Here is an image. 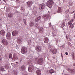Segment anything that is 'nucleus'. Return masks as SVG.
I'll use <instances>...</instances> for the list:
<instances>
[{"instance_id":"1","label":"nucleus","mask_w":75,"mask_h":75,"mask_svg":"<svg viewBox=\"0 0 75 75\" xmlns=\"http://www.w3.org/2000/svg\"><path fill=\"white\" fill-rule=\"evenodd\" d=\"M35 27L38 28L39 30V33H41V34H42V33H43V31H44V30H46V28H45V27L43 28V27H42L40 28V26H39V25L37 23H36L35 24Z\"/></svg>"},{"instance_id":"2","label":"nucleus","mask_w":75,"mask_h":75,"mask_svg":"<svg viewBox=\"0 0 75 75\" xmlns=\"http://www.w3.org/2000/svg\"><path fill=\"white\" fill-rule=\"evenodd\" d=\"M54 4V1L52 0H49L46 3V6L49 8H51Z\"/></svg>"},{"instance_id":"3","label":"nucleus","mask_w":75,"mask_h":75,"mask_svg":"<svg viewBox=\"0 0 75 75\" xmlns=\"http://www.w3.org/2000/svg\"><path fill=\"white\" fill-rule=\"evenodd\" d=\"M74 19H71L70 21L68 23V25H70V28H71V29H72V28H74V27L75 25V24H74V23H73L72 24V22H74Z\"/></svg>"},{"instance_id":"4","label":"nucleus","mask_w":75,"mask_h":75,"mask_svg":"<svg viewBox=\"0 0 75 75\" xmlns=\"http://www.w3.org/2000/svg\"><path fill=\"white\" fill-rule=\"evenodd\" d=\"M46 6V5L45 4L43 3L42 4H40L39 6V10H40V11H43V10L45 9V6Z\"/></svg>"},{"instance_id":"5","label":"nucleus","mask_w":75,"mask_h":75,"mask_svg":"<svg viewBox=\"0 0 75 75\" xmlns=\"http://www.w3.org/2000/svg\"><path fill=\"white\" fill-rule=\"evenodd\" d=\"M35 59H38V61H37V63L39 65H42L43 63V59L42 58H40L39 59L37 57L35 58Z\"/></svg>"},{"instance_id":"6","label":"nucleus","mask_w":75,"mask_h":75,"mask_svg":"<svg viewBox=\"0 0 75 75\" xmlns=\"http://www.w3.org/2000/svg\"><path fill=\"white\" fill-rule=\"evenodd\" d=\"M27 52V48L25 47H23L22 48L21 52L22 54H26Z\"/></svg>"},{"instance_id":"7","label":"nucleus","mask_w":75,"mask_h":75,"mask_svg":"<svg viewBox=\"0 0 75 75\" xmlns=\"http://www.w3.org/2000/svg\"><path fill=\"white\" fill-rule=\"evenodd\" d=\"M34 69V67L33 66V65H30L29 66V67L28 68V70L31 72H32L33 70Z\"/></svg>"},{"instance_id":"8","label":"nucleus","mask_w":75,"mask_h":75,"mask_svg":"<svg viewBox=\"0 0 75 75\" xmlns=\"http://www.w3.org/2000/svg\"><path fill=\"white\" fill-rule=\"evenodd\" d=\"M6 37L8 40H11V35L10 33H8L6 34Z\"/></svg>"},{"instance_id":"9","label":"nucleus","mask_w":75,"mask_h":75,"mask_svg":"<svg viewBox=\"0 0 75 75\" xmlns=\"http://www.w3.org/2000/svg\"><path fill=\"white\" fill-rule=\"evenodd\" d=\"M36 50L38 52H40L42 51V49L41 48V47L40 46H38L35 47Z\"/></svg>"},{"instance_id":"10","label":"nucleus","mask_w":75,"mask_h":75,"mask_svg":"<svg viewBox=\"0 0 75 75\" xmlns=\"http://www.w3.org/2000/svg\"><path fill=\"white\" fill-rule=\"evenodd\" d=\"M18 31L17 30H15L13 31L12 33V35L13 36H16L18 34Z\"/></svg>"},{"instance_id":"11","label":"nucleus","mask_w":75,"mask_h":75,"mask_svg":"<svg viewBox=\"0 0 75 75\" xmlns=\"http://www.w3.org/2000/svg\"><path fill=\"white\" fill-rule=\"evenodd\" d=\"M2 42L3 44L5 45H7L8 44V42H7V41L6 39H3L2 40Z\"/></svg>"},{"instance_id":"12","label":"nucleus","mask_w":75,"mask_h":75,"mask_svg":"<svg viewBox=\"0 0 75 75\" xmlns=\"http://www.w3.org/2000/svg\"><path fill=\"white\" fill-rule=\"evenodd\" d=\"M65 22H66L65 20H64L63 21V23L61 25L62 28H63L65 25Z\"/></svg>"},{"instance_id":"13","label":"nucleus","mask_w":75,"mask_h":75,"mask_svg":"<svg viewBox=\"0 0 75 75\" xmlns=\"http://www.w3.org/2000/svg\"><path fill=\"white\" fill-rule=\"evenodd\" d=\"M27 5L28 7H30L31 5L33 4V2L32 1H29L27 3Z\"/></svg>"},{"instance_id":"14","label":"nucleus","mask_w":75,"mask_h":75,"mask_svg":"<svg viewBox=\"0 0 75 75\" xmlns=\"http://www.w3.org/2000/svg\"><path fill=\"white\" fill-rule=\"evenodd\" d=\"M44 41L45 43H48V38L47 37H45L44 38Z\"/></svg>"},{"instance_id":"15","label":"nucleus","mask_w":75,"mask_h":75,"mask_svg":"<svg viewBox=\"0 0 75 75\" xmlns=\"http://www.w3.org/2000/svg\"><path fill=\"white\" fill-rule=\"evenodd\" d=\"M0 34L1 35H5V31L3 30H1Z\"/></svg>"},{"instance_id":"16","label":"nucleus","mask_w":75,"mask_h":75,"mask_svg":"<svg viewBox=\"0 0 75 75\" xmlns=\"http://www.w3.org/2000/svg\"><path fill=\"white\" fill-rule=\"evenodd\" d=\"M49 15H43V17L44 18H46V19H48V18H49Z\"/></svg>"},{"instance_id":"17","label":"nucleus","mask_w":75,"mask_h":75,"mask_svg":"<svg viewBox=\"0 0 75 75\" xmlns=\"http://www.w3.org/2000/svg\"><path fill=\"white\" fill-rule=\"evenodd\" d=\"M41 16H40L38 17H37L35 19V22H38L41 19Z\"/></svg>"},{"instance_id":"18","label":"nucleus","mask_w":75,"mask_h":75,"mask_svg":"<svg viewBox=\"0 0 75 75\" xmlns=\"http://www.w3.org/2000/svg\"><path fill=\"white\" fill-rule=\"evenodd\" d=\"M52 52L53 54H55L57 52V49H54L52 50Z\"/></svg>"},{"instance_id":"19","label":"nucleus","mask_w":75,"mask_h":75,"mask_svg":"<svg viewBox=\"0 0 75 75\" xmlns=\"http://www.w3.org/2000/svg\"><path fill=\"white\" fill-rule=\"evenodd\" d=\"M36 72L38 75H41V72L40 70H37Z\"/></svg>"},{"instance_id":"20","label":"nucleus","mask_w":75,"mask_h":75,"mask_svg":"<svg viewBox=\"0 0 75 75\" xmlns=\"http://www.w3.org/2000/svg\"><path fill=\"white\" fill-rule=\"evenodd\" d=\"M53 46H51V45H50L48 47V49H49V50H50L51 51H52V49H53Z\"/></svg>"},{"instance_id":"21","label":"nucleus","mask_w":75,"mask_h":75,"mask_svg":"<svg viewBox=\"0 0 75 75\" xmlns=\"http://www.w3.org/2000/svg\"><path fill=\"white\" fill-rule=\"evenodd\" d=\"M13 16V13H10L8 14V17L9 18H11V17H12Z\"/></svg>"},{"instance_id":"22","label":"nucleus","mask_w":75,"mask_h":75,"mask_svg":"<svg viewBox=\"0 0 75 75\" xmlns=\"http://www.w3.org/2000/svg\"><path fill=\"white\" fill-rule=\"evenodd\" d=\"M21 69L22 71H25V67L24 66H22L21 67Z\"/></svg>"},{"instance_id":"23","label":"nucleus","mask_w":75,"mask_h":75,"mask_svg":"<svg viewBox=\"0 0 75 75\" xmlns=\"http://www.w3.org/2000/svg\"><path fill=\"white\" fill-rule=\"evenodd\" d=\"M49 72L50 74H53V73H54V72H55L54 70L53 69L50 70Z\"/></svg>"},{"instance_id":"24","label":"nucleus","mask_w":75,"mask_h":75,"mask_svg":"<svg viewBox=\"0 0 75 75\" xmlns=\"http://www.w3.org/2000/svg\"><path fill=\"white\" fill-rule=\"evenodd\" d=\"M58 13H60L62 11V10L61 9V7H58Z\"/></svg>"},{"instance_id":"25","label":"nucleus","mask_w":75,"mask_h":75,"mask_svg":"<svg viewBox=\"0 0 75 75\" xmlns=\"http://www.w3.org/2000/svg\"><path fill=\"white\" fill-rule=\"evenodd\" d=\"M27 64H31V60H29L27 61Z\"/></svg>"},{"instance_id":"26","label":"nucleus","mask_w":75,"mask_h":75,"mask_svg":"<svg viewBox=\"0 0 75 75\" xmlns=\"http://www.w3.org/2000/svg\"><path fill=\"white\" fill-rule=\"evenodd\" d=\"M0 70L1 71H4V68H3V66H1L0 68Z\"/></svg>"},{"instance_id":"27","label":"nucleus","mask_w":75,"mask_h":75,"mask_svg":"<svg viewBox=\"0 0 75 75\" xmlns=\"http://www.w3.org/2000/svg\"><path fill=\"white\" fill-rule=\"evenodd\" d=\"M29 25L30 27H33L34 26V23L32 22L30 23Z\"/></svg>"},{"instance_id":"28","label":"nucleus","mask_w":75,"mask_h":75,"mask_svg":"<svg viewBox=\"0 0 75 75\" xmlns=\"http://www.w3.org/2000/svg\"><path fill=\"white\" fill-rule=\"evenodd\" d=\"M17 42L18 43H19V44H20L21 43V39L18 38L17 39Z\"/></svg>"},{"instance_id":"29","label":"nucleus","mask_w":75,"mask_h":75,"mask_svg":"<svg viewBox=\"0 0 75 75\" xmlns=\"http://www.w3.org/2000/svg\"><path fill=\"white\" fill-rule=\"evenodd\" d=\"M12 57H13V54L11 53L9 54V58H11Z\"/></svg>"},{"instance_id":"30","label":"nucleus","mask_w":75,"mask_h":75,"mask_svg":"<svg viewBox=\"0 0 75 75\" xmlns=\"http://www.w3.org/2000/svg\"><path fill=\"white\" fill-rule=\"evenodd\" d=\"M75 72V70L74 69H71V73H74V72Z\"/></svg>"},{"instance_id":"31","label":"nucleus","mask_w":75,"mask_h":75,"mask_svg":"<svg viewBox=\"0 0 75 75\" xmlns=\"http://www.w3.org/2000/svg\"><path fill=\"white\" fill-rule=\"evenodd\" d=\"M4 67L5 68H6V69H7L8 68V65H6V64L5 66Z\"/></svg>"},{"instance_id":"32","label":"nucleus","mask_w":75,"mask_h":75,"mask_svg":"<svg viewBox=\"0 0 75 75\" xmlns=\"http://www.w3.org/2000/svg\"><path fill=\"white\" fill-rule=\"evenodd\" d=\"M72 70L71 69H67V70L69 72H71V70Z\"/></svg>"},{"instance_id":"33","label":"nucleus","mask_w":75,"mask_h":75,"mask_svg":"<svg viewBox=\"0 0 75 75\" xmlns=\"http://www.w3.org/2000/svg\"><path fill=\"white\" fill-rule=\"evenodd\" d=\"M23 22H24V24H25V25H26V20L25 19H24V20H23Z\"/></svg>"},{"instance_id":"34","label":"nucleus","mask_w":75,"mask_h":75,"mask_svg":"<svg viewBox=\"0 0 75 75\" xmlns=\"http://www.w3.org/2000/svg\"><path fill=\"white\" fill-rule=\"evenodd\" d=\"M60 47L61 48H64V45H62V46H60Z\"/></svg>"},{"instance_id":"35","label":"nucleus","mask_w":75,"mask_h":75,"mask_svg":"<svg viewBox=\"0 0 75 75\" xmlns=\"http://www.w3.org/2000/svg\"><path fill=\"white\" fill-rule=\"evenodd\" d=\"M68 12H69V9H68L66 11H65V13L67 14L68 13Z\"/></svg>"},{"instance_id":"36","label":"nucleus","mask_w":75,"mask_h":75,"mask_svg":"<svg viewBox=\"0 0 75 75\" xmlns=\"http://www.w3.org/2000/svg\"><path fill=\"white\" fill-rule=\"evenodd\" d=\"M71 56L73 57V58H74L75 57V56L73 54H71Z\"/></svg>"},{"instance_id":"37","label":"nucleus","mask_w":75,"mask_h":75,"mask_svg":"<svg viewBox=\"0 0 75 75\" xmlns=\"http://www.w3.org/2000/svg\"><path fill=\"white\" fill-rule=\"evenodd\" d=\"M69 17V16L68 15H67L66 16V18H68Z\"/></svg>"},{"instance_id":"38","label":"nucleus","mask_w":75,"mask_h":75,"mask_svg":"<svg viewBox=\"0 0 75 75\" xmlns=\"http://www.w3.org/2000/svg\"><path fill=\"white\" fill-rule=\"evenodd\" d=\"M19 60L20 61V62H21L23 61V59H22V58H20L19 59Z\"/></svg>"},{"instance_id":"39","label":"nucleus","mask_w":75,"mask_h":75,"mask_svg":"<svg viewBox=\"0 0 75 75\" xmlns=\"http://www.w3.org/2000/svg\"><path fill=\"white\" fill-rule=\"evenodd\" d=\"M65 54L66 55H68V53L67 52H66Z\"/></svg>"},{"instance_id":"40","label":"nucleus","mask_w":75,"mask_h":75,"mask_svg":"<svg viewBox=\"0 0 75 75\" xmlns=\"http://www.w3.org/2000/svg\"><path fill=\"white\" fill-rule=\"evenodd\" d=\"M75 13V11L71 12V14H73V13Z\"/></svg>"},{"instance_id":"41","label":"nucleus","mask_w":75,"mask_h":75,"mask_svg":"<svg viewBox=\"0 0 75 75\" xmlns=\"http://www.w3.org/2000/svg\"><path fill=\"white\" fill-rule=\"evenodd\" d=\"M16 64H18V65L19 64H18V62H16Z\"/></svg>"},{"instance_id":"42","label":"nucleus","mask_w":75,"mask_h":75,"mask_svg":"<svg viewBox=\"0 0 75 75\" xmlns=\"http://www.w3.org/2000/svg\"><path fill=\"white\" fill-rule=\"evenodd\" d=\"M1 56L0 55V61H1Z\"/></svg>"},{"instance_id":"43","label":"nucleus","mask_w":75,"mask_h":75,"mask_svg":"<svg viewBox=\"0 0 75 75\" xmlns=\"http://www.w3.org/2000/svg\"><path fill=\"white\" fill-rule=\"evenodd\" d=\"M73 66H74L75 67V63H74V64H73Z\"/></svg>"},{"instance_id":"44","label":"nucleus","mask_w":75,"mask_h":75,"mask_svg":"<svg viewBox=\"0 0 75 75\" xmlns=\"http://www.w3.org/2000/svg\"><path fill=\"white\" fill-rule=\"evenodd\" d=\"M75 13L74 14V18L75 19Z\"/></svg>"},{"instance_id":"45","label":"nucleus","mask_w":75,"mask_h":75,"mask_svg":"<svg viewBox=\"0 0 75 75\" xmlns=\"http://www.w3.org/2000/svg\"><path fill=\"white\" fill-rule=\"evenodd\" d=\"M71 4H72L71 5V6H73V3H71Z\"/></svg>"},{"instance_id":"46","label":"nucleus","mask_w":75,"mask_h":75,"mask_svg":"<svg viewBox=\"0 0 75 75\" xmlns=\"http://www.w3.org/2000/svg\"><path fill=\"white\" fill-rule=\"evenodd\" d=\"M21 10H23V8H21Z\"/></svg>"},{"instance_id":"47","label":"nucleus","mask_w":75,"mask_h":75,"mask_svg":"<svg viewBox=\"0 0 75 75\" xmlns=\"http://www.w3.org/2000/svg\"><path fill=\"white\" fill-rule=\"evenodd\" d=\"M5 2H6V1H5V0H3Z\"/></svg>"},{"instance_id":"48","label":"nucleus","mask_w":75,"mask_h":75,"mask_svg":"<svg viewBox=\"0 0 75 75\" xmlns=\"http://www.w3.org/2000/svg\"><path fill=\"white\" fill-rule=\"evenodd\" d=\"M66 38H67V39H68V38L67 37V36H66Z\"/></svg>"},{"instance_id":"49","label":"nucleus","mask_w":75,"mask_h":75,"mask_svg":"<svg viewBox=\"0 0 75 75\" xmlns=\"http://www.w3.org/2000/svg\"><path fill=\"white\" fill-rule=\"evenodd\" d=\"M1 18H0V20H1Z\"/></svg>"},{"instance_id":"50","label":"nucleus","mask_w":75,"mask_h":75,"mask_svg":"<svg viewBox=\"0 0 75 75\" xmlns=\"http://www.w3.org/2000/svg\"><path fill=\"white\" fill-rule=\"evenodd\" d=\"M1 26V24H0V27Z\"/></svg>"},{"instance_id":"51","label":"nucleus","mask_w":75,"mask_h":75,"mask_svg":"<svg viewBox=\"0 0 75 75\" xmlns=\"http://www.w3.org/2000/svg\"><path fill=\"white\" fill-rule=\"evenodd\" d=\"M62 58H63V57H62Z\"/></svg>"},{"instance_id":"52","label":"nucleus","mask_w":75,"mask_h":75,"mask_svg":"<svg viewBox=\"0 0 75 75\" xmlns=\"http://www.w3.org/2000/svg\"><path fill=\"white\" fill-rule=\"evenodd\" d=\"M16 1H18V0H16Z\"/></svg>"},{"instance_id":"53","label":"nucleus","mask_w":75,"mask_h":75,"mask_svg":"<svg viewBox=\"0 0 75 75\" xmlns=\"http://www.w3.org/2000/svg\"><path fill=\"white\" fill-rule=\"evenodd\" d=\"M0 2H1V1H0Z\"/></svg>"},{"instance_id":"54","label":"nucleus","mask_w":75,"mask_h":75,"mask_svg":"<svg viewBox=\"0 0 75 75\" xmlns=\"http://www.w3.org/2000/svg\"><path fill=\"white\" fill-rule=\"evenodd\" d=\"M11 64H13V63H11Z\"/></svg>"},{"instance_id":"55","label":"nucleus","mask_w":75,"mask_h":75,"mask_svg":"<svg viewBox=\"0 0 75 75\" xmlns=\"http://www.w3.org/2000/svg\"><path fill=\"white\" fill-rule=\"evenodd\" d=\"M0 1H1V0H0Z\"/></svg>"},{"instance_id":"56","label":"nucleus","mask_w":75,"mask_h":75,"mask_svg":"<svg viewBox=\"0 0 75 75\" xmlns=\"http://www.w3.org/2000/svg\"><path fill=\"white\" fill-rule=\"evenodd\" d=\"M12 65H13V64H11Z\"/></svg>"}]
</instances>
